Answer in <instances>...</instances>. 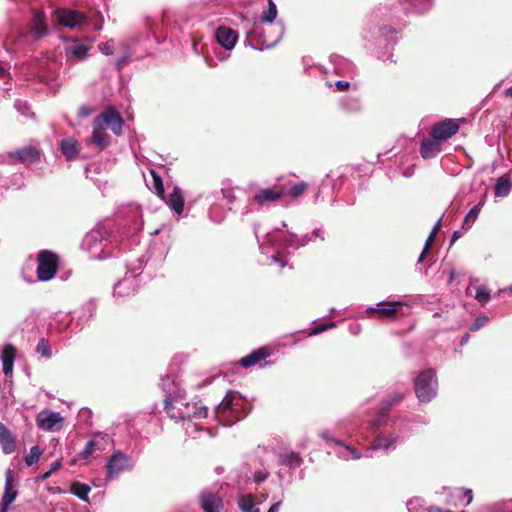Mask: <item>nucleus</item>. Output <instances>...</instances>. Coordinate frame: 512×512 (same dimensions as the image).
Masks as SVG:
<instances>
[{
    "label": "nucleus",
    "mask_w": 512,
    "mask_h": 512,
    "mask_svg": "<svg viewBox=\"0 0 512 512\" xmlns=\"http://www.w3.org/2000/svg\"><path fill=\"white\" fill-rule=\"evenodd\" d=\"M320 437L325 440L328 444L335 445L338 449H335L334 452L341 459L348 460H358L362 457H372V452L377 450L389 451L391 449L396 448V443L399 439L398 434L396 433H379L371 445L367 447L364 452H359L356 448L346 444L342 440L334 438L331 433L327 430L320 432Z\"/></svg>",
    "instance_id": "1"
},
{
    "label": "nucleus",
    "mask_w": 512,
    "mask_h": 512,
    "mask_svg": "<svg viewBox=\"0 0 512 512\" xmlns=\"http://www.w3.org/2000/svg\"><path fill=\"white\" fill-rule=\"evenodd\" d=\"M365 48L384 63L396 64L392 50L399 40V31L391 25H383L362 35Z\"/></svg>",
    "instance_id": "2"
},
{
    "label": "nucleus",
    "mask_w": 512,
    "mask_h": 512,
    "mask_svg": "<svg viewBox=\"0 0 512 512\" xmlns=\"http://www.w3.org/2000/svg\"><path fill=\"white\" fill-rule=\"evenodd\" d=\"M246 42L247 45L255 50L263 51L276 46L284 35L285 27L282 21L270 24L264 28L256 20L252 23H246Z\"/></svg>",
    "instance_id": "3"
},
{
    "label": "nucleus",
    "mask_w": 512,
    "mask_h": 512,
    "mask_svg": "<svg viewBox=\"0 0 512 512\" xmlns=\"http://www.w3.org/2000/svg\"><path fill=\"white\" fill-rule=\"evenodd\" d=\"M113 242L109 230L103 225H97L85 235L81 247L90 253L91 259L105 260L118 254Z\"/></svg>",
    "instance_id": "4"
},
{
    "label": "nucleus",
    "mask_w": 512,
    "mask_h": 512,
    "mask_svg": "<svg viewBox=\"0 0 512 512\" xmlns=\"http://www.w3.org/2000/svg\"><path fill=\"white\" fill-rule=\"evenodd\" d=\"M280 230L281 228H275L273 231L266 233V242L259 244V248L263 254L268 253L269 249L277 254L281 253L282 251H287V253H289V249L297 250L313 241L311 234L308 233L302 236H298L292 232L287 231L283 235H276V232Z\"/></svg>",
    "instance_id": "5"
},
{
    "label": "nucleus",
    "mask_w": 512,
    "mask_h": 512,
    "mask_svg": "<svg viewBox=\"0 0 512 512\" xmlns=\"http://www.w3.org/2000/svg\"><path fill=\"white\" fill-rule=\"evenodd\" d=\"M215 415L224 426H232L237 421L243 419L247 412L245 411V401L240 393L229 390L222 401L216 406Z\"/></svg>",
    "instance_id": "6"
},
{
    "label": "nucleus",
    "mask_w": 512,
    "mask_h": 512,
    "mask_svg": "<svg viewBox=\"0 0 512 512\" xmlns=\"http://www.w3.org/2000/svg\"><path fill=\"white\" fill-rule=\"evenodd\" d=\"M147 257L143 254L135 262L127 264V272L123 279L118 281L113 287V294L116 297H126L136 293L139 286L137 277L141 275Z\"/></svg>",
    "instance_id": "7"
},
{
    "label": "nucleus",
    "mask_w": 512,
    "mask_h": 512,
    "mask_svg": "<svg viewBox=\"0 0 512 512\" xmlns=\"http://www.w3.org/2000/svg\"><path fill=\"white\" fill-rule=\"evenodd\" d=\"M414 390L420 403H430L438 391L436 371L432 368L421 371L414 379Z\"/></svg>",
    "instance_id": "8"
},
{
    "label": "nucleus",
    "mask_w": 512,
    "mask_h": 512,
    "mask_svg": "<svg viewBox=\"0 0 512 512\" xmlns=\"http://www.w3.org/2000/svg\"><path fill=\"white\" fill-rule=\"evenodd\" d=\"M134 467L132 459L120 450L115 451L106 463V479L108 481L118 478L120 473Z\"/></svg>",
    "instance_id": "9"
},
{
    "label": "nucleus",
    "mask_w": 512,
    "mask_h": 512,
    "mask_svg": "<svg viewBox=\"0 0 512 512\" xmlns=\"http://www.w3.org/2000/svg\"><path fill=\"white\" fill-rule=\"evenodd\" d=\"M58 269V257L55 253L43 250L38 255L37 277L40 281L54 278Z\"/></svg>",
    "instance_id": "10"
},
{
    "label": "nucleus",
    "mask_w": 512,
    "mask_h": 512,
    "mask_svg": "<svg viewBox=\"0 0 512 512\" xmlns=\"http://www.w3.org/2000/svg\"><path fill=\"white\" fill-rule=\"evenodd\" d=\"M404 399L403 392H393L382 401V406L378 412L377 417L371 421L370 426L372 429L377 430L383 426H389L391 419L389 418V410L391 407L400 404Z\"/></svg>",
    "instance_id": "11"
},
{
    "label": "nucleus",
    "mask_w": 512,
    "mask_h": 512,
    "mask_svg": "<svg viewBox=\"0 0 512 512\" xmlns=\"http://www.w3.org/2000/svg\"><path fill=\"white\" fill-rule=\"evenodd\" d=\"M93 122L105 130L110 128L116 136L122 134L124 120L121 114L112 106L107 107L101 114L95 117Z\"/></svg>",
    "instance_id": "12"
},
{
    "label": "nucleus",
    "mask_w": 512,
    "mask_h": 512,
    "mask_svg": "<svg viewBox=\"0 0 512 512\" xmlns=\"http://www.w3.org/2000/svg\"><path fill=\"white\" fill-rule=\"evenodd\" d=\"M284 190L276 186L267 188H258L254 194L249 197L248 205L257 206L258 208L268 207L270 204L277 202L284 196Z\"/></svg>",
    "instance_id": "13"
},
{
    "label": "nucleus",
    "mask_w": 512,
    "mask_h": 512,
    "mask_svg": "<svg viewBox=\"0 0 512 512\" xmlns=\"http://www.w3.org/2000/svg\"><path fill=\"white\" fill-rule=\"evenodd\" d=\"M39 151L32 146H24L5 155H0L1 163L18 164L24 162H35L39 160Z\"/></svg>",
    "instance_id": "14"
},
{
    "label": "nucleus",
    "mask_w": 512,
    "mask_h": 512,
    "mask_svg": "<svg viewBox=\"0 0 512 512\" xmlns=\"http://www.w3.org/2000/svg\"><path fill=\"white\" fill-rule=\"evenodd\" d=\"M64 418L59 412L44 409L36 416V424L39 429L47 432L60 431L63 426Z\"/></svg>",
    "instance_id": "15"
},
{
    "label": "nucleus",
    "mask_w": 512,
    "mask_h": 512,
    "mask_svg": "<svg viewBox=\"0 0 512 512\" xmlns=\"http://www.w3.org/2000/svg\"><path fill=\"white\" fill-rule=\"evenodd\" d=\"M56 19L62 26L74 29L87 24L85 13L69 8H59L55 11Z\"/></svg>",
    "instance_id": "16"
},
{
    "label": "nucleus",
    "mask_w": 512,
    "mask_h": 512,
    "mask_svg": "<svg viewBox=\"0 0 512 512\" xmlns=\"http://www.w3.org/2000/svg\"><path fill=\"white\" fill-rule=\"evenodd\" d=\"M160 385L166 394L165 399H173L177 404H184L185 391L180 387V384L177 382L176 378L170 375H166L161 378Z\"/></svg>",
    "instance_id": "17"
},
{
    "label": "nucleus",
    "mask_w": 512,
    "mask_h": 512,
    "mask_svg": "<svg viewBox=\"0 0 512 512\" xmlns=\"http://www.w3.org/2000/svg\"><path fill=\"white\" fill-rule=\"evenodd\" d=\"M91 47L92 40L89 38H85L83 40L71 39L67 42L65 50L67 55L71 56L77 61H82L86 58L87 53Z\"/></svg>",
    "instance_id": "18"
},
{
    "label": "nucleus",
    "mask_w": 512,
    "mask_h": 512,
    "mask_svg": "<svg viewBox=\"0 0 512 512\" xmlns=\"http://www.w3.org/2000/svg\"><path fill=\"white\" fill-rule=\"evenodd\" d=\"M405 14L423 15L429 12L434 0H397Z\"/></svg>",
    "instance_id": "19"
},
{
    "label": "nucleus",
    "mask_w": 512,
    "mask_h": 512,
    "mask_svg": "<svg viewBox=\"0 0 512 512\" xmlns=\"http://www.w3.org/2000/svg\"><path fill=\"white\" fill-rule=\"evenodd\" d=\"M459 130V125L453 119H445L436 123L431 130V136L435 139L446 140L455 135Z\"/></svg>",
    "instance_id": "20"
},
{
    "label": "nucleus",
    "mask_w": 512,
    "mask_h": 512,
    "mask_svg": "<svg viewBox=\"0 0 512 512\" xmlns=\"http://www.w3.org/2000/svg\"><path fill=\"white\" fill-rule=\"evenodd\" d=\"M108 437L106 434L96 433L86 443L84 449L80 452L82 459H89L95 452H102L106 449Z\"/></svg>",
    "instance_id": "21"
},
{
    "label": "nucleus",
    "mask_w": 512,
    "mask_h": 512,
    "mask_svg": "<svg viewBox=\"0 0 512 512\" xmlns=\"http://www.w3.org/2000/svg\"><path fill=\"white\" fill-rule=\"evenodd\" d=\"M217 43L226 50H232L238 40V34L235 30L227 26H219L215 31Z\"/></svg>",
    "instance_id": "22"
},
{
    "label": "nucleus",
    "mask_w": 512,
    "mask_h": 512,
    "mask_svg": "<svg viewBox=\"0 0 512 512\" xmlns=\"http://www.w3.org/2000/svg\"><path fill=\"white\" fill-rule=\"evenodd\" d=\"M200 506L204 512H221L223 502L218 494L205 490L200 494Z\"/></svg>",
    "instance_id": "23"
},
{
    "label": "nucleus",
    "mask_w": 512,
    "mask_h": 512,
    "mask_svg": "<svg viewBox=\"0 0 512 512\" xmlns=\"http://www.w3.org/2000/svg\"><path fill=\"white\" fill-rule=\"evenodd\" d=\"M402 305V301H380L375 307H368L366 313L369 315L377 313L381 317L391 318L396 313L397 307Z\"/></svg>",
    "instance_id": "24"
},
{
    "label": "nucleus",
    "mask_w": 512,
    "mask_h": 512,
    "mask_svg": "<svg viewBox=\"0 0 512 512\" xmlns=\"http://www.w3.org/2000/svg\"><path fill=\"white\" fill-rule=\"evenodd\" d=\"M97 310V303L94 299L86 302L81 308V314L78 316L75 321L76 331H81L84 326L88 323V321L95 315Z\"/></svg>",
    "instance_id": "25"
},
{
    "label": "nucleus",
    "mask_w": 512,
    "mask_h": 512,
    "mask_svg": "<svg viewBox=\"0 0 512 512\" xmlns=\"http://www.w3.org/2000/svg\"><path fill=\"white\" fill-rule=\"evenodd\" d=\"M91 142L99 149L104 150L111 144V137L105 132V129L98 127L92 122Z\"/></svg>",
    "instance_id": "26"
},
{
    "label": "nucleus",
    "mask_w": 512,
    "mask_h": 512,
    "mask_svg": "<svg viewBox=\"0 0 512 512\" xmlns=\"http://www.w3.org/2000/svg\"><path fill=\"white\" fill-rule=\"evenodd\" d=\"M269 357V352L266 348H258L253 350L247 356H244L240 359L239 363L243 368H251L262 360H265Z\"/></svg>",
    "instance_id": "27"
},
{
    "label": "nucleus",
    "mask_w": 512,
    "mask_h": 512,
    "mask_svg": "<svg viewBox=\"0 0 512 512\" xmlns=\"http://www.w3.org/2000/svg\"><path fill=\"white\" fill-rule=\"evenodd\" d=\"M440 152V141L435 138L425 139L421 142L420 155L423 159L435 158Z\"/></svg>",
    "instance_id": "28"
},
{
    "label": "nucleus",
    "mask_w": 512,
    "mask_h": 512,
    "mask_svg": "<svg viewBox=\"0 0 512 512\" xmlns=\"http://www.w3.org/2000/svg\"><path fill=\"white\" fill-rule=\"evenodd\" d=\"M0 445L5 454H11L16 450V442L10 430L0 422Z\"/></svg>",
    "instance_id": "29"
},
{
    "label": "nucleus",
    "mask_w": 512,
    "mask_h": 512,
    "mask_svg": "<svg viewBox=\"0 0 512 512\" xmlns=\"http://www.w3.org/2000/svg\"><path fill=\"white\" fill-rule=\"evenodd\" d=\"M164 201L177 215H180L183 212L184 196L178 186L173 187V191L169 194L168 199H165Z\"/></svg>",
    "instance_id": "30"
},
{
    "label": "nucleus",
    "mask_w": 512,
    "mask_h": 512,
    "mask_svg": "<svg viewBox=\"0 0 512 512\" xmlns=\"http://www.w3.org/2000/svg\"><path fill=\"white\" fill-rule=\"evenodd\" d=\"M13 481V472L11 469H8L6 472L5 487L1 502L9 506L15 501L18 495V492L13 489Z\"/></svg>",
    "instance_id": "31"
},
{
    "label": "nucleus",
    "mask_w": 512,
    "mask_h": 512,
    "mask_svg": "<svg viewBox=\"0 0 512 512\" xmlns=\"http://www.w3.org/2000/svg\"><path fill=\"white\" fill-rule=\"evenodd\" d=\"M182 405L174 402L173 399H164V408L166 413L175 420H187L189 413L186 410H182Z\"/></svg>",
    "instance_id": "32"
},
{
    "label": "nucleus",
    "mask_w": 512,
    "mask_h": 512,
    "mask_svg": "<svg viewBox=\"0 0 512 512\" xmlns=\"http://www.w3.org/2000/svg\"><path fill=\"white\" fill-rule=\"evenodd\" d=\"M302 463L303 459L298 452L281 453L278 456V464L290 470H295L300 467Z\"/></svg>",
    "instance_id": "33"
},
{
    "label": "nucleus",
    "mask_w": 512,
    "mask_h": 512,
    "mask_svg": "<svg viewBox=\"0 0 512 512\" xmlns=\"http://www.w3.org/2000/svg\"><path fill=\"white\" fill-rule=\"evenodd\" d=\"M60 149L65 158L70 161L79 153V144L74 138H65L60 142Z\"/></svg>",
    "instance_id": "34"
},
{
    "label": "nucleus",
    "mask_w": 512,
    "mask_h": 512,
    "mask_svg": "<svg viewBox=\"0 0 512 512\" xmlns=\"http://www.w3.org/2000/svg\"><path fill=\"white\" fill-rule=\"evenodd\" d=\"M512 187L511 180L508 176L504 175L497 179L494 186V196L498 198L506 197Z\"/></svg>",
    "instance_id": "35"
},
{
    "label": "nucleus",
    "mask_w": 512,
    "mask_h": 512,
    "mask_svg": "<svg viewBox=\"0 0 512 512\" xmlns=\"http://www.w3.org/2000/svg\"><path fill=\"white\" fill-rule=\"evenodd\" d=\"M340 107L348 113H358L362 110V104L358 97H343L340 100Z\"/></svg>",
    "instance_id": "36"
},
{
    "label": "nucleus",
    "mask_w": 512,
    "mask_h": 512,
    "mask_svg": "<svg viewBox=\"0 0 512 512\" xmlns=\"http://www.w3.org/2000/svg\"><path fill=\"white\" fill-rule=\"evenodd\" d=\"M185 410L190 414L188 419L192 418H206L208 415V408L198 403H189L184 400Z\"/></svg>",
    "instance_id": "37"
},
{
    "label": "nucleus",
    "mask_w": 512,
    "mask_h": 512,
    "mask_svg": "<svg viewBox=\"0 0 512 512\" xmlns=\"http://www.w3.org/2000/svg\"><path fill=\"white\" fill-rule=\"evenodd\" d=\"M277 14L278 11L275 2L273 0H268V6L265 10H263L257 22L261 24H272L273 21L276 19Z\"/></svg>",
    "instance_id": "38"
},
{
    "label": "nucleus",
    "mask_w": 512,
    "mask_h": 512,
    "mask_svg": "<svg viewBox=\"0 0 512 512\" xmlns=\"http://www.w3.org/2000/svg\"><path fill=\"white\" fill-rule=\"evenodd\" d=\"M483 203H478L477 205H474L466 214L464 217L463 223H462V229L468 230L470 229L475 221L477 220L480 211L482 209Z\"/></svg>",
    "instance_id": "39"
},
{
    "label": "nucleus",
    "mask_w": 512,
    "mask_h": 512,
    "mask_svg": "<svg viewBox=\"0 0 512 512\" xmlns=\"http://www.w3.org/2000/svg\"><path fill=\"white\" fill-rule=\"evenodd\" d=\"M72 493L83 502L89 503L90 486L80 482H74L71 486Z\"/></svg>",
    "instance_id": "40"
},
{
    "label": "nucleus",
    "mask_w": 512,
    "mask_h": 512,
    "mask_svg": "<svg viewBox=\"0 0 512 512\" xmlns=\"http://www.w3.org/2000/svg\"><path fill=\"white\" fill-rule=\"evenodd\" d=\"M35 352L39 355H41L46 360L51 359L52 357V349L49 344V341L46 338L39 339Z\"/></svg>",
    "instance_id": "41"
},
{
    "label": "nucleus",
    "mask_w": 512,
    "mask_h": 512,
    "mask_svg": "<svg viewBox=\"0 0 512 512\" xmlns=\"http://www.w3.org/2000/svg\"><path fill=\"white\" fill-rule=\"evenodd\" d=\"M14 108L19 114L26 118L33 119L35 117V114L31 111V107L26 100L16 99L14 102Z\"/></svg>",
    "instance_id": "42"
},
{
    "label": "nucleus",
    "mask_w": 512,
    "mask_h": 512,
    "mask_svg": "<svg viewBox=\"0 0 512 512\" xmlns=\"http://www.w3.org/2000/svg\"><path fill=\"white\" fill-rule=\"evenodd\" d=\"M131 214L133 219V227L127 231H124L122 236H134L135 233L141 229L142 220L140 218V212L138 208L132 209Z\"/></svg>",
    "instance_id": "43"
},
{
    "label": "nucleus",
    "mask_w": 512,
    "mask_h": 512,
    "mask_svg": "<svg viewBox=\"0 0 512 512\" xmlns=\"http://www.w3.org/2000/svg\"><path fill=\"white\" fill-rule=\"evenodd\" d=\"M238 505L242 512H260L250 495L241 496L238 500Z\"/></svg>",
    "instance_id": "44"
},
{
    "label": "nucleus",
    "mask_w": 512,
    "mask_h": 512,
    "mask_svg": "<svg viewBox=\"0 0 512 512\" xmlns=\"http://www.w3.org/2000/svg\"><path fill=\"white\" fill-rule=\"evenodd\" d=\"M151 175L153 180V188L156 195L159 196L162 200H165V189L161 176L158 175L154 170H151Z\"/></svg>",
    "instance_id": "45"
},
{
    "label": "nucleus",
    "mask_w": 512,
    "mask_h": 512,
    "mask_svg": "<svg viewBox=\"0 0 512 512\" xmlns=\"http://www.w3.org/2000/svg\"><path fill=\"white\" fill-rule=\"evenodd\" d=\"M42 454L43 450L38 445L31 447L29 453L24 458L25 463L27 464V466H32L36 464L39 461Z\"/></svg>",
    "instance_id": "46"
},
{
    "label": "nucleus",
    "mask_w": 512,
    "mask_h": 512,
    "mask_svg": "<svg viewBox=\"0 0 512 512\" xmlns=\"http://www.w3.org/2000/svg\"><path fill=\"white\" fill-rule=\"evenodd\" d=\"M32 32L35 39H40L48 33V29L46 25L42 22V20L39 18V15H36L35 17V23L33 25Z\"/></svg>",
    "instance_id": "47"
},
{
    "label": "nucleus",
    "mask_w": 512,
    "mask_h": 512,
    "mask_svg": "<svg viewBox=\"0 0 512 512\" xmlns=\"http://www.w3.org/2000/svg\"><path fill=\"white\" fill-rule=\"evenodd\" d=\"M217 194H221L222 198L226 200L228 205H232L236 200L235 191L232 187H223L219 192L212 193L211 196L217 198Z\"/></svg>",
    "instance_id": "48"
},
{
    "label": "nucleus",
    "mask_w": 512,
    "mask_h": 512,
    "mask_svg": "<svg viewBox=\"0 0 512 512\" xmlns=\"http://www.w3.org/2000/svg\"><path fill=\"white\" fill-rule=\"evenodd\" d=\"M330 61L334 65V72L336 74H341L343 72V69L346 66L350 65V63L346 59L339 55H331Z\"/></svg>",
    "instance_id": "49"
},
{
    "label": "nucleus",
    "mask_w": 512,
    "mask_h": 512,
    "mask_svg": "<svg viewBox=\"0 0 512 512\" xmlns=\"http://www.w3.org/2000/svg\"><path fill=\"white\" fill-rule=\"evenodd\" d=\"M474 298L482 305H485L490 300V291L484 285H480L476 288Z\"/></svg>",
    "instance_id": "50"
},
{
    "label": "nucleus",
    "mask_w": 512,
    "mask_h": 512,
    "mask_svg": "<svg viewBox=\"0 0 512 512\" xmlns=\"http://www.w3.org/2000/svg\"><path fill=\"white\" fill-rule=\"evenodd\" d=\"M16 357V348L12 344H6L3 347L1 360L2 362H14Z\"/></svg>",
    "instance_id": "51"
},
{
    "label": "nucleus",
    "mask_w": 512,
    "mask_h": 512,
    "mask_svg": "<svg viewBox=\"0 0 512 512\" xmlns=\"http://www.w3.org/2000/svg\"><path fill=\"white\" fill-rule=\"evenodd\" d=\"M308 188V184L305 181L298 182L291 186L289 189V196L292 198H298L301 196Z\"/></svg>",
    "instance_id": "52"
},
{
    "label": "nucleus",
    "mask_w": 512,
    "mask_h": 512,
    "mask_svg": "<svg viewBox=\"0 0 512 512\" xmlns=\"http://www.w3.org/2000/svg\"><path fill=\"white\" fill-rule=\"evenodd\" d=\"M335 326H336L335 322H326V323L316 324L310 329L308 335L316 336L318 334H321V333L327 331L328 329L334 328Z\"/></svg>",
    "instance_id": "53"
},
{
    "label": "nucleus",
    "mask_w": 512,
    "mask_h": 512,
    "mask_svg": "<svg viewBox=\"0 0 512 512\" xmlns=\"http://www.w3.org/2000/svg\"><path fill=\"white\" fill-rule=\"evenodd\" d=\"M488 320H489V317L485 316V315L476 318L474 320V322L471 324V326L469 327V331L476 332V331L480 330L485 325V323L488 322Z\"/></svg>",
    "instance_id": "54"
},
{
    "label": "nucleus",
    "mask_w": 512,
    "mask_h": 512,
    "mask_svg": "<svg viewBox=\"0 0 512 512\" xmlns=\"http://www.w3.org/2000/svg\"><path fill=\"white\" fill-rule=\"evenodd\" d=\"M408 512H421L423 505L419 498L411 499L406 504Z\"/></svg>",
    "instance_id": "55"
},
{
    "label": "nucleus",
    "mask_w": 512,
    "mask_h": 512,
    "mask_svg": "<svg viewBox=\"0 0 512 512\" xmlns=\"http://www.w3.org/2000/svg\"><path fill=\"white\" fill-rule=\"evenodd\" d=\"M99 50L104 55H112L114 52V41L109 40L106 43L100 44Z\"/></svg>",
    "instance_id": "56"
},
{
    "label": "nucleus",
    "mask_w": 512,
    "mask_h": 512,
    "mask_svg": "<svg viewBox=\"0 0 512 512\" xmlns=\"http://www.w3.org/2000/svg\"><path fill=\"white\" fill-rule=\"evenodd\" d=\"M269 476V472L266 470H257L254 472L253 480L256 483H261L265 481Z\"/></svg>",
    "instance_id": "57"
},
{
    "label": "nucleus",
    "mask_w": 512,
    "mask_h": 512,
    "mask_svg": "<svg viewBox=\"0 0 512 512\" xmlns=\"http://www.w3.org/2000/svg\"><path fill=\"white\" fill-rule=\"evenodd\" d=\"M459 493H461L463 499H466L465 506H468L473 500V492L469 488H460L458 489Z\"/></svg>",
    "instance_id": "58"
},
{
    "label": "nucleus",
    "mask_w": 512,
    "mask_h": 512,
    "mask_svg": "<svg viewBox=\"0 0 512 512\" xmlns=\"http://www.w3.org/2000/svg\"><path fill=\"white\" fill-rule=\"evenodd\" d=\"M130 60V55L128 53H125L122 57H120L116 63H115V67L118 71H121L122 68L124 67V65L126 63H128Z\"/></svg>",
    "instance_id": "59"
},
{
    "label": "nucleus",
    "mask_w": 512,
    "mask_h": 512,
    "mask_svg": "<svg viewBox=\"0 0 512 512\" xmlns=\"http://www.w3.org/2000/svg\"><path fill=\"white\" fill-rule=\"evenodd\" d=\"M92 113V108L88 105H83L78 110V116L80 118H86Z\"/></svg>",
    "instance_id": "60"
},
{
    "label": "nucleus",
    "mask_w": 512,
    "mask_h": 512,
    "mask_svg": "<svg viewBox=\"0 0 512 512\" xmlns=\"http://www.w3.org/2000/svg\"><path fill=\"white\" fill-rule=\"evenodd\" d=\"M312 240L320 239L321 241L325 240V232L321 228H315L312 233Z\"/></svg>",
    "instance_id": "61"
},
{
    "label": "nucleus",
    "mask_w": 512,
    "mask_h": 512,
    "mask_svg": "<svg viewBox=\"0 0 512 512\" xmlns=\"http://www.w3.org/2000/svg\"><path fill=\"white\" fill-rule=\"evenodd\" d=\"M14 362H2V370L5 376L12 375Z\"/></svg>",
    "instance_id": "62"
},
{
    "label": "nucleus",
    "mask_w": 512,
    "mask_h": 512,
    "mask_svg": "<svg viewBox=\"0 0 512 512\" xmlns=\"http://www.w3.org/2000/svg\"><path fill=\"white\" fill-rule=\"evenodd\" d=\"M350 86V82L349 81H344V80H338L335 82V88L337 91H345L346 89H348Z\"/></svg>",
    "instance_id": "63"
},
{
    "label": "nucleus",
    "mask_w": 512,
    "mask_h": 512,
    "mask_svg": "<svg viewBox=\"0 0 512 512\" xmlns=\"http://www.w3.org/2000/svg\"><path fill=\"white\" fill-rule=\"evenodd\" d=\"M330 181H331V180H330V175H329V174H327V175H326V177H325V179L322 181V183H321V185H320V187H319V190H318V192H317V194H316V198H318V197L320 196V194H321V193H323V189H324V187H325L326 185H329V184H330Z\"/></svg>",
    "instance_id": "64"
}]
</instances>
